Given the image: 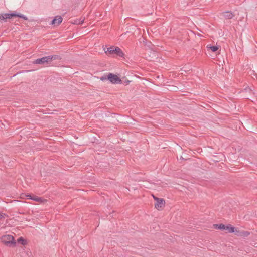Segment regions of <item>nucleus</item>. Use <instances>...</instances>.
<instances>
[{
  "mask_svg": "<svg viewBox=\"0 0 257 257\" xmlns=\"http://www.w3.org/2000/svg\"><path fill=\"white\" fill-rule=\"evenodd\" d=\"M1 241L6 246L15 247L16 245L14 237L11 235H3L1 238Z\"/></svg>",
  "mask_w": 257,
  "mask_h": 257,
  "instance_id": "1",
  "label": "nucleus"
},
{
  "mask_svg": "<svg viewBox=\"0 0 257 257\" xmlns=\"http://www.w3.org/2000/svg\"><path fill=\"white\" fill-rule=\"evenodd\" d=\"M125 54L118 47L113 46V57H118L125 59Z\"/></svg>",
  "mask_w": 257,
  "mask_h": 257,
  "instance_id": "2",
  "label": "nucleus"
},
{
  "mask_svg": "<svg viewBox=\"0 0 257 257\" xmlns=\"http://www.w3.org/2000/svg\"><path fill=\"white\" fill-rule=\"evenodd\" d=\"M34 64H41L44 66L48 65L50 64L49 57L48 56H45L41 58L36 59L34 62Z\"/></svg>",
  "mask_w": 257,
  "mask_h": 257,
  "instance_id": "3",
  "label": "nucleus"
},
{
  "mask_svg": "<svg viewBox=\"0 0 257 257\" xmlns=\"http://www.w3.org/2000/svg\"><path fill=\"white\" fill-rule=\"evenodd\" d=\"M158 201L156 202L155 203V207L158 209V210H161L165 204V200L162 199L160 198V199H158Z\"/></svg>",
  "mask_w": 257,
  "mask_h": 257,
  "instance_id": "4",
  "label": "nucleus"
},
{
  "mask_svg": "<svg viewBox=\"0 0 257 257\" xmlns=\"http://www.w3.org/2000/svg\"><path fill=\"white\" fill-rule=\"evenodd\" d=\"M234 234L237 236L245 238L250 234V232L246 231H240L236 228Z\"/></svg>",
  "mask_w": 257,
  "mask_h": 257,
  "instance_id": "5",
  "label": "nucleus"
},
{
  "mask_svg": "<svg viewBox=\"0 0 257 257\" xmlns=\"http://www.w3.org/2000/svg\"><path fill=\"white\" fill-rule=\"evenodd\" d=\"M62 20L61 16H57L52 20L51 24L55 26H58L61 23Z\"/></svg>",
  "mask_w": 257,
  "mask_h": 257,
  "instance_id": "6",
  "label": "nucleus"
},
{
  "mask_svg": "<svg viewBox=\"0 0 257 257\" xmlns=\"http://www.w3.org/2000/svg\"><path fill=\"white\" fill-rule=\"evenodd\" d=\"M122 118L117 113H113V125H117L119 123H122Z\"/></svg>",
  "mask_w": 257,
  "mask_h": 257,
  "instance_id": "7",
  "label": "nucleus"
},
{
  "mask_svg": "<svg viewBox=\"0 0 257 257\" xmlns=\"http://www.w3.org/2000/svg\"><path fill=\"white\" fill-rule=\"evenodd\" d=\"M123 81L119 75L113 74V84H121Z\"/></svg>",
  "mask_w": 257,
  "mask_h": 257,
  "instance_id": "8",
  "label": "nucleus"
},
{
  "mask_svg": "<svg viewBox=\"0 0 257 257\" xmlns=\"http://www.w3.org/2000/svg\"><path fill=\"white\" fill-rule=\"evenodd\" d=\"M221 15L224 17L226 19H231L234 16L233 13L230 11H226L222 12L221 14Z\"/></svg>",
  "mask_w": 257,
  "mask_h": 257,
  "instance_id": "9",
  "label": "nucleus"
},
{
  "mask_svg": "<svg viewBox=\"0 0 257 257\" xmlns=\"http://www.w3.org/2000/svg\"><path fill=\"white\" fill-rule=\"evenodd\" d=\"M100 80L102 81L109 80L110 82L112 83V73H109L107 76H102L100 77Z\"/></svg>",
  "mask_w": 257,
  "mask_h": 257,
  "instance_id": "10",
  "label": "nucleus"
},
{
  "mask_svg": "<svg viewBox=\"0 0 257 257\" xmlns=\"http://www.w3.org/2000/svg\"><path fill=\"white\" fill-rule=\"evenodd\" d=\"M27 197H28L29 199L37 202H41L42 201V198L41 197H39L35 195L31 196V195L29 194L27 195Z\"/></svg>",
  "mask_w": 257,
  "mask_h": 257,
  "instance_id": "11",
  "label": "nucleus"
},
{
  "mask_svg": "<svg viewBox=\"0 0 257 257\" xmlns=\"http://www.w3.org/2000/svg\"><path fill=\"white\" fill-rule=\"evenodd\" d=\"M236 228L233 226H232L231 225L229 224L226 225V227L225 230H227L229 233H235Z\"/></svg>",
  "mask_w": 257,
  "mask_h": 257,
  "instance_id": "12",
  "label": "nucleus"
},
{
  "mask_svg": "<svg viewBox=\"0 0 257 257\" xmlns=\"http://www.w3.org/2000/svg\"><path fill=\"white\" fill-rule=\"evenodd\" d=\"M214 228L216 229H219V230H225L226 227V225H224L223 224H214L213 225Z\"/></svg>",
  "mask_w": 257,
  "mask_h": 257,
  "instance_id": "13",
  "label": "nucleus"
},
{
  "mask_svg": "<svg viewBox=\"0 0 257 257\" xmlns=\"http://www.w3.org/2000/svg\"><path fill=\"white\" fill-rule=\"evenodd\" d=\"M49 57L50 62V63L53 60H60L61 59V57L59 55H49L48 56Z\"/></svg>",
  "mask_w": 257,
  "mask_h": 257,
  "instance_id": "14",
  "label": "nucleus"
},
{
  "mask_svg": "<svg viewBox=\"0 0 257 257\" xmlns=\"http://www.w3.org/2000/svg\"><path fill=\"white\" fill-rule=\"evenodd\" d=\"M206 48L208 50H211L213 52L217 51L219 49V47L217 46H211L209 45L207 46Z\"/></svg>",
  "mask_w": 257,
  "mask_h": 257,
  "instance_id": "15",
  "label": "nucleus"
},
{
  "mask_svg": "<svg viewBox=\"0 0 257 257\" xmlns=\"http://www.w3.org/2000/svg\"><path fill=\"white\" fill-rule=\"evenodd\" d=\"M3 14H4L5 20H6L7 19H11V18H12L13 17H14L15 12L11 13H5Z\"/></svg>",
  "mask_w": 257,
  "mask_h": 257,
  "instance_id": "16",
  "label": "nucleus"
},
{
  "mask_svg": "<svg viewBox=\"0 0 257 257\" xmlns=\"http://www.w3.org/2000/svg\"><path fill=\"white\" fill-rule=\"evenodd\" d=\"M84 21V18H80V19H76L74 20V21L72 22L74 24H82Z\"/></svg>",
  "mask_w": 257,
  "mask_h": 257,
  "instance_id": "17",
  "label": "nucleus"
},
{
  "mask_svg": "<svg viewBox=\"0 0 257 257\" xmlns=\"http://www.w3.org/2000/svg\"><path fill=\"white\" fill-rule=\"evenodd\" d=\"M17 241L19 243H20L22 245H25L27 244V240L25 239L23 237H19Z\"/></svg>",
  "mask_w": 257,
  "mask_h": 257,
  "instance_id": "18",
  "label": "nucleus"
},
{
  "mask_svg": "<svg viewBox=\"0 0 257 257\" xmlns=\"http://www.w3.org/2000/svg\"><path fill=\"white\" fill-rule=\"evenodd\" d=\"M103 50L105 51V53L107 54H110V55H112V47L111 46L109 48H107V50L105 51V49L107 47V46L105 45V47H104V46H103Z\"/></svg>",
  "mask_w": 257,
  "mask_h": 257,
  "instance_id": "19",
  "label": "nucleus"
},
{
  "mask_svg": "<svg viewBox=\"0 0 257 257\" xmlns=\"http://www.w3.org/2000/svg\"><path fill=\"white\" fill-rule=\"evenodd\" d=\"M14 17L21 18L25 20H28V18L26 16H25V15H24L23 14H20V13H17L16 12H15V16H14Z\"/></svg>",
  "mask_w": 257,
  "mask_h": 257,
  "instance_id": "20",
  "label": "nucleus"
},
{
  "mask_svg": "<svg viewBox=\"0 0 257 257\" xmlns=\"http://www.w3.org/2000/svg\"><path fill=\"white\" fill-rule=\"evenodd\" d=\"M122 80L123 81H122L123 83L122 84L124 85V86H126L127 85H128L130 84V83L131 82V81L128 80L126 77L125 76H124V77H122L121 78Z\"/></svg>",
  "mask_w": 257,
  "mask_h": 257,
  "instance_id": "21",
  "label": "nucleus"
},
{
  "mask_svg": "<svg viewBox=\"0 0 257 257\" xmlns=\"http://www.w3.org/2000/svg\"><path fill=\"white\" fill-rule=\"evenodd\" d=\"M8 215L6 213H4L3 212H0V220H2L5 218V217H8Z\"/></svg>",
  "mask_w": 257,
  "mask_h": 257,
  "instance_id": "22",
  "label": "nucleus"
},
{
  "mask_svg": "<svg viewBox=\"0 0 257 257\" xmlns=\"http://www.w3.org/2000/svg\"><path fill=\"white\" fill-rule=\"evenodd\" d=\"M0 19L3 20H5L4 16L3 14H0Z\"/></svg>",
  "mask_w": 257,
  "mask_h": 257,
  "instance_id": "23",
  "label": "nucleus"
},
{
  "mask_svg": "<svg viewBox=\"0 0 257 257\" xmlns=\"http://www.w3.org/2000/svg\"><path fill=\"white\" fill-rule=\"evenodd\" d=\"M153 197L154 199L156 202L158 201V199H160V198H158V197H156V196H154V195H153Z\"/></svg>",
  "mask_w": 257,
  "mask_h": 257,
  "instance_id": "24",
  "label": "nucleus"
}]
</instances>
